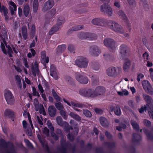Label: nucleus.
<instances>
[{"instance_id":"1","label":"nucleus","mask_w":153,"mask_h":153,"mask_svg":"<svg viewBox=\"0 0 153 153\" xmlns=\"http://www.w3.org/2000/svg\"><path fill=\"white\" fill-rule=\"evenodd\" d=\"M144 100L147 103V104L143 106L139 110L140 113H143L146 110L148 111L150 117L153 119V101L151 97L148 95L143 94V95Z\"/></svg>"},{"instance_id":"2","label":"nucleus","mask_w":153,"mask_h":153,"mask_svg":"<svg viewBox=\"0 0 153 153\" xmlns=\"http://www.w3.org/2000/svg\"><path fill=\"white\" fill-rule=\"evenodd\" d=\"M1 36L2 39L1 42V47L3 53L6 54L8 53L10 57H12V54L13 53L12 49L9 45H7L5 41V39L7 38V36L6 32L4 31L3 35H1Z\"/></svg>"},{"instance_id":"3","label":"nucleus","mask_w":153,"mask_h":153,"mask_svg":"<svg viewBox=\"0 0 153 153\" xmlns=\"http://www.w3.org/2000/svg\"><path fill=\"white\" fill-rule=\"evenodd\" d=\"M112 30L120 33H123L124 30L121 26L115 22L112 21H107L106 25Z\"/></svg>"},{"instance_id":"4","label":"nucleus","mask_w":153,"mask_h":153,"mask_svg":"<svg viewBox=\"0 0 153 153\" xmlns=\"http://www.w3.org/2000/svg\"><path fill=\"white\" fill-rule=\"evenodd\" d=\"M122 69L120 67H111L108 68L106 71L107 74L109 76L115 77L122 73Z\"/></svg>"},{"instance_id":"5","label":"nucleus","mask_w":153,"mask_h":153,"mask_svg":"<svg viewBox=\"0 0 153 153\" xmlns=\"http://www.w3.org/2000/svg\"><path fill=\"white\" fill-rule=\"evenodd\" d=\"M100 10L104 14L109 16H112L113 14V11L112 7L109 4H104L100 7Z\"/></svg>"},{"instance_id":"6","label":"nucleus","mask_w":153,"mask_h":153,"mask_svg":"<svg viewBox=\"0 0 153 153\" xmlns=\"http://www.w3.org/2000/svg\"><path fill=\"white\" fill-rule=\"evenodd\" d=\"M79 94L82 96L91 98L95 97L94 91L90 89L81 88L79 90Z\"/></svg>"},{"instance_id":"7","label":"nucleus","mask_w":153,"mask_h":153,"mask_svg":"<svg viewBox=\"0 0 153 153\" xmlns=\"http://www.w3.org/2000/svg\"><path fill=\"white\" fill-rule=\"evenodd\" d=\"M88 61L85 57H80L75 61V64L79 67L86 68L88 66Z\"/></svg>"},{"instance_id":"8","label":"nucleus","mask_w":153,"mask_h":153,"mask_svg":"<svg viewBox=\"0 0 153 153\" xmlns=\"http://www.w3.org/2000/svg\"><path fill=\"white\" fill-rule=\"evenodd\" d=\"M4 96L5 100L8 104H12L14 102V97L10 91L6 90L4 91Z\"/></svg>"},{"instance_id":"9","label":"nucleus","mask_w":153,"mask_h":153,"mask_svg":"<svg viewBox=\"0 0 153 153\" xmlns=\"http://www.w3.org/2000/svg\"><path fill=\"white\" fill-rule=\"evenodd\" d=\"M103 43L105 46L111 49L112 51H114L116 48L115 41L111 39L108 38L104 39Z\"/></svg>"},{"instance_id":"10","label":"nucleus","mask_w":153,"mask_h":153,"mask_svg":"<svg viewBox=\"0 0 153 153\" xmlns=\"http://www.w3.org/2000/svg\"><path fill=\"white\" fill-rule=\"evenodd\" d=\"M107 20L103 18H95L93 19L91 23L94 25L101 26H105L106 25Z\"/></svg>"},{"instance_id":"11","label":"nucleus","mask_w":153,"mask_h":153,"mask_svg":"<svg viewBox=\"0 0 153 153\" xmlns=\"http://www.w3.org/2000/svg\"><path fill=\"white\" fill-rule=\"evenodd\" d=\"M142 84L143 89L146 92L150 94L152 93V88L151 84L148 80H143L142 82Z\"/></svg>"},{"instance_id":"12","label":"nucleus","mask_w":153,"mask_h":153,"mask_svg":"<svg viewBox=\"0 0 153 153\" xmlns=\"http://www.w3.org/2000/svg\"><path fill=\"white\" fill-rule=\"evenodd\" d=\"M54 2L53 0H48L46 2L42 7V11L45 12L51 9L54 5Z\"/></svg>"},{"instance_id":"13","label":"nucleus","mask_w":153,"mask_h":153,"mask_svg":"<svg viewBox=\"0 0 153 153\" xmlns=\"http://www.w3.org/2000/svg\"><path fill=\"white\" fill-rule=\"evenodd\" d=\"M64 101L67 103V104L70 106L74 107V110L79 112L81 111V110L80 109L75 108V107L81 108L83 107L84 105L82 104L78 103L73 101H71V103L69 102L66 100L63 99Z\"/></svg>"},{"instance_id":"14","label":"nucleus","mask_w":153,"mask_h":153,"mask_svg":"<svg viewBox=\"0 0 153 153\" xmlns=\"http://www.w3.org/2000/svg\"><path fill=\"white\" fill-rule=\"evenodd\" d=\"M75 76L76 79L79 82L84 84L88 83V80L87 77L83 76L79 73H76Z\"/></svg>"},{"instance_id":"15","label":"nucleus","mask_w":153,"mask_h":153,"mask_svg":"<svg viewBox=\"0 0 153 153\" xmlns=\"http://www.w3.org/2000/svg\"><path fill=\"white\" fill-rule=\"evenodd\" d=\"M89 51L91 55L95 56H98L101 52L100 49L96 46L91 47L89 49Z\"/></svg>"},{"instance_id":"16","label":"nucleus","mask_w":153,"mask_h":153,"mask_svg":"<svg viewBox=\"0 0 153 153\" xmlns=\"http://www.w3.org/2000/svg\"><path fill=\"white\" fill-rule=\"evenodd\" d=\"M105 92V89L103 87L98 86L94 91L95 97L98 96L103 95Z\"/></svg>"},{"instance_id":"17","label":"nucleus","mask_w":153,"mask_h":153,"mask_svg":"<svg viewBox=\"0 0 153 153\" xmlns=\"http://www.w3.org/2000/svg\"><path fill=\"white\" fill-rule=\"evenodd\" d=\"M128 52V48L125 45H122L120 47V55L121 58L126 56Z\"/></svg>"},{"instance_id":"18","label":"nucleus","mask_w":153,"mask_h":153,"mask_svg":"<svg viewBox=\"0 0 153 153\" xmlns=\"http://www.w3.org/2000/svg\"><path fill=\"white\" fill-rule=\"evenodd\" d=\"M50 75L55 79H58V76L57 71L56 68L53 65H52L51 66Z\"/></svg>"},{"instance_id":"19","label":"nucleus","mask_w":153,"mask_h":153,"mask_svg":"<svg viewBox=\"0 0 153 153\" xmlns=\"http://www.w3.org/2000/svg\"><path fill=\"white\" fill-rule=\"evenodd\" d=\"M22 34L24 39L25 40L27 38V30L26 27L24 26L19 30V36L20 38L22 37Z\"/></svg>"},{"instance_id":"20","label":"nucleus","mask_w":153,"mask_h":153,"mask_svg":"<svg viewBox=\"0 0 153 153\" xmlns=\"http://www.w3.org/2000/svg\"><path fill=\"white\" fill-rule=\"evenodd\" d=\"M8 4L11 14L12 15H13L14 14L16 10V5L13 2L10 1L8 2Z\"/></svg>"},{"instance_id":"21","label":"nucleus","mask_w":153,"mask_h":153,"mask_svg":"<svg viewBox=\"0 0 153 153\" xmlns=\"http://www.w3.org/2000/svg\"><path fill=\"white\" fill-rule=\"evenodd\" d=\"M56 121L57 124L61 126H63L64 125L66 127L68 126V123L65 121H63L61 117L58 116L56 117Z\"/></svg>"},{"instance_id":"22","label":"nucleus","mask_w":153,"mask_h":153,"mask_svg":"<svg viewBox=\"0 0 153 153\" xmlns=\"http://www.w3.org/2000/svg\"><path fill=\"white\" fill-rule=\"evenodd\" d=\"M118 17L122 20L126 21L127 19V17L124 12L122 10H119L117 13Z\"/></svg>"},{"instance_id":"23","label":"nucleus","mask_w":153,"mask_h":153,"mask_svg":"<svg viewBox=\"0 0 153 153\" xmlns=\"http://www.w3.org/2000/svg\"><path fill=\"white\" fill-rule=\"evenodd\" d=\"M56 109L53 106H50L48 108L49 115L51 117H54L56 113Z\"/></svg>"},{"instance_id":"24","label":"nucleus","mask_w":153,"mask_h":153,"mask_svg":"<svg viewBox=\"0 0 153 153\" xmlns=\"http://www.w3.org/2000/svg\"><path fill=\"white\" fill-rule=\"evenodd\" d=\"M60 27V26L56 24L50 30L48 33L49 34L51 35H53L55 32L58 31Z\"/></svg>"},{"instance_id":"25","label":"nucleus","mask_w":153,"mask_h":153,"mask_svg":"<svg viewBox=\"0 0 153 153\" xmlns=\"http://www.w3.org/2000/svg\"><path fill=\"white\" fill-rule=\"evenodd\" d=\"M85 36V39H87L91 40H95L97 38L96 36L94 34L88 32H86Z\"/></svg>"},{"instance_id":"26","label":"nucleus","mask_w":153,"mask_h":153,"mask_svg":"<svg viewBox=\"0 0 153 153\" xmlns=\"http://www.w3.org/2000/svg\"><path fill=\"white\" fill-rule=\"evenodd\" d=\"M100 124L102 126H106L109 124L108 120L104 117H101L100 118Z\"/></svg>"},{"instance_id":"27","label":"nucleus","mask_w":153,"mask_h":153,"mask_svg":"<svg viewBox=\"0 0 153 153\" xmlns=\"http://www.w3.org/2000/svg\"><path fill=\"white\" fill-rule=\"evenodd\" d=\"M32 72L34 76H36V74H38V64L36 62H35L34 63V67H33L32 68Z\"/></svg>"},{"instance_id":"28","label":"nucleus","mask_w":153,"mask_h":153,"mask_svg":"<svg viewBox=\"0 0 153 153\" xmlns=\"http://www.w3.org/2000/svg\"><path fill=\"white\" fill-rule=\"evenodd\" d=\"M38 7V0H34L33 4V10L34 12L36 13L37 12Z\"/></svg>"},{"instance_id":"29","label":"nucleus","mask_w":153,"mask_h":153,"mask_svg":"<svg viewBox=\"0 0 153 153\" xmlns=\"http://www.w3.org/2000/svg\"><path fill=\"white\" fill-rule=\"evenodd\" d=\"M65 21L64 17L63 16H59L58 17L56 24L61 26L64 23Z\"/></svg>"},{"instance_id":"30","label":"nucleus","mask_w":153,"mask_h":153,"mask_svg":"<svg viewBox=\"0 0 153 153\" xmlns=\"http://www.w3.org/2000/svg\"><path fill=\"white\" fill-rule=\"evenodd\" d=\"M131 65V62L129 60L126 61L123 64V69L125 72L128 71Z\"/></svg>"},{"instance_id":"31","label":"nucleus","mask_w":153,"mask_h":153,"mask_svg":"<svg viewBox=\"0 0 153 153\" xmlns=\"http://www.w3.org/2000/svg\"><path fill=\"white\" fill-rule=\"evenodd\" d=\"M117 94L120 96H127L129 94L128 91L126 89H122L121 91H117Z\"/></svg>"},{"instance_id":"32","label":"nucleus","mask_w":153,"mask_h":153,"mask_svg":"<svg viewBox=\"0 0 153 153\" xmlns=\"http://www.w3.org/2000/svg\"><path fill=\"white\" fill-rule=\"evenodd\" d=\"M90 65L93 69L95 71L98 70L100 67V65L97 63H92Z\"/></svg>"},{"instance_id":"33","label":"nucleus","mask_w":153,"mask_h":153,"mask_svg":"<svg viewBox=\"0 0 153 153\" xmlns=\"http://www.w3.org/2000/svg\"><path fill=\"white\" fill-rule=\"evenodd\" d=\"M30 7L29 5L26 4L24 6L23 9V12L25 16H27L29 13Z\"/></svg>"},{"instance_id":"34","label":"nucleus","mask_w":153,"mask_h":153,"mask_svg":"<svg viewBox=\"0 0 153 153\" xmlns=\"http://www.w3.org/2000/svg\"><path fill=\"white\" fill-rule=\"evenodd\" d=\"M4 115L6 116L11 117L13 115V112L10 109H7L4 111Z\"/></svg>"},{"instance_id":"35","label":"nucleus","mask_w":153,"mask_h":153,"mask_svg":"<svg viewBox=\"0 0 153 153\" xmlns=\"http://www.w3.org/2000/svg\"><path fill=\"white\" fill-rule=\"evenodd\" d=\"M55 105L57 108L59 110L63 109L64 108L63 105L60 102H58L55 103Z\"/></svg>"},{"instance_id":"36","label":"nucleus","mask_w":153,"mask_h":153,"mask_svg":"<svg viewBox=\"0 0 153 153\" xmlns=\"http://www.w3.org/2000/svg\"><path fill=\"white\" fill-rule=\"evenodd\" d=\"M143 131L146 134L147 136L149 138L151 139H152L153 138V136L152 134L149 133L147 130L144 129H143Z\"/></svg>"},{"instance_id":"37","label":"nucleus","mask_w":153,"mask_h":153,"mask_svg":"<svg viewBox=\"0 0 153 153\" xmlns=\"http://www.w3.org/2000/svg\"><path fill=\"white\" fill-rule=\"evenodd\" d=\"M131 123L133 128L136 130H138L139 129V126L134 121L132 120Z\"/></svg>"},{"instance_id":"38","label":"nucleus","mask_w":153,"mask_h":153,"mask_svg":"<svg viewBox=\"0 0 153 153\" xmlns=\"http://www.w3.org/2000/svg\"><path fill=\"white\" fill-rule=\"evenodd\" d=\"M83 27V26L82 25H78L75 26H74L71 28V30L75 31L80 30Z\"/></svg>"},{"instance_id":"39","label":"nucleus","mask_w":153,"mask_h":153,"mask_svg":"<svg viewBox=\"0 0 153 153\" xmlns=\"http://www.w3.org/2000/svg\"><path fill=\"white\" fill-rule=\"evenodd\" d=\"M60 113L64 119L66 120L67 119L68 116L64 110L63 109L60 110Z\"/></svg>"},{"instance_id":"40","label":"nucleus","mask_w":153,"mask_h":153,"mask_svg":"<svg viewBox=\"0 0 153 153\" xmlns=\"http://www.w3.org/2000/svg\"><path fill=\"white\" fill-rule=\"evenodd\" d=\"M78 37L81 39H85L86 38V32H81L78 33Z\"/></svg>"},{"instance_id":"41","label":"nucleus","mask_w":153,"mask_h":153,"mask_svg":"<svg viewBox=\"0 0 153 153\" xmlns=\"http://www.w3.org/2000/svg\"><path fill=\"white\" fill-rule=\"evenodd\" d=\"M133 140L134 141H136L140 139L141 137L140 135L138 134H134L133 135Z\"/></svg>"},{"instance_id":"42","label":"nucleus","mask_w":153,"mask_h":153,"mask_svg":"<svg viewBox=\"0 0 153 153\" xmlns=\"http://www.w3.org/2000/svg\"><path fill=\"white\" fill-rule=\"evenodd\" d=\"M114 112L115 114L117 115L120 114L121 111L120 108L119 107H116L114 109Z\"/></svg>"},{"instance_id":"43","label":"nucleus","mask_w":153,"mask_h":153,"mask_svg":"<svg viewBox=\"0 0 153 153\" xmlns=\"http://www.w3.org/2000/svg\"><path fill=\"white\" fill-rule=\"evenodd\" d=\"M38 138L40 142L43 145V146L44 147H45L46 149H48V145L46 144V142H45V141L44 140L42 141V140L41 138L39 137H38Z\"/></svg>"},{"instance_id":"44","label":"nucleus","mask_w":153,"mask_h":153,"mask_svg":"<svg viewBox=\"0 0 153 153\" xmlns=\"http://www.w3.org/2000/svg\"><path fill=\"white\" fill-rule=\"evenodd\" d=\"M84 114L87 117H90L91 116V114L89 111L87 110H83Z\"/></svg>"},{"instance_id":"45","label":"nucleus","mask_w":153,"mask_h":153,"mask_svg":"<svg viewBox=\"0 0 153 153\" xmlns=\"http://www.w3.org/2000/svg\"><path fill=\"white\" fill-rule=\"evenodd\" d=\"M32 90L33 94L34 95L38 97H40V95L39 93L36 91V89L34 87H33Z\"/></svg>"},{"instance_id":"46","label":"nucleus","mask_w":153,"mask_h":153,"mask_svg":"<svg viewBox=\"0 0 153 153\" xmlns=\"http://www.w3.org/2000/svg\"><path fill=\"white\" fill-rule=\"evenodd\" d=\"M47 124L48 128L52 131L54 130V128L52 126V123L50 121H48L47 122Z\"/></svg>"},{"instance_id":"47","label":"nucleus","mask_w":153,"mask_h":153,"mask_svg":"<svg viewBox=\"0 0 153 153\" xmlns=\"http://www.w3.org/2000/svg\"><path fill=\"white\" fill-rule=\"evenodd\" d=\"M39 112L41 114H42L44 115H45V112L44 110V109L43 105H40V107L39 109Z\"/></svg>"},{"instance_id":"48","label":"nucleus","mask_w":153,"mask_h":153,"mask_svg":"<svg viewBox=\"0 0 153 153\" xmlns=\"http://www.w3.org/2000/svg\"><path fill=\"white\" fill-rule=\"evenodd\" d=\"M68 49L70 52L74 53H75V52L74 51V48L73 45H69L68 46Z\"/></svg>"},{"instance_id":"49","label":"nucleus","mask_w":153,"mask_h":153,"mask_svg":"<svg viewBox=\"0 0 153 153\" xmlns=\"http://www.w3.org/2000/svg\"><path fill=\"white\" fill-rule=\"evenodd\" d=\"M128 3L131 6H134L135 5V0H127Z\"/></svg>"},{"instance_id":"50","label":"nucleus","mask_w":153,"mask_h":153,"mask_svg":"<svg viewBox=\"0 0 153 153\" xmlns=\"http://www.w3.org/2000/svg\"><path fill=\"white\" fill-rule=\"evenodd\" d=\"M24 142L26 143V144L30 148H33V146L32 144L30 143L29 141L27 139H25Z\"/></svg>"},{"instance_id":"51","label":"nucleus","mask_w":153,"mask_h":153,"mask_svg":"<svg viewBox=\"0 0 153 153\" xmlns=\"http://www.w3.org/2000/svg\"><path fill=\"white\" fill-rule=\"evenodd\" d=\"M43 133L45 134L46 136H48L49 135V131L46 128H45L43 129Z\"/></svg>"},{"instance_id":"52","label":"nucleus","mask_w":153,"mask_h":153,"mask_svg":"<svg viewBox=\"0 0 153 153\" xmlns=\"http://www.w3.org/2000/svg\"><path fill=\"white\" fill-rule=\"evenodd\" d=\"M114 5L116 7L119 8L120 7V2L118 1L115 0L114 2Z\"/></svg>"},{"instance_id":"53","label":"nucleus","mask_w":153,"mask_h":153,"mask_svg":"<svg viewBox=\"0 0 153 153\" xmlns=\"http://www.w3.org/2000/svg\"><path fill=\"white\" fill-rule=\"evenodd\" d=\"M144 77V75L141 73L138 74L137 76V80L138 82H140V79H143Z\"/></svg>"},{"instance_id":"54","label":"nucleus","mask_w":153,"mask_h":153,"mask_svg":"<svg viewBox=\"0 0 153 153\" xmlns=\"http://www.w3.org/2000/svg\"><path fill=\"white\" fill-rule=\"evenodd\" d=\"M126 128V126L125 124H122L120 125L119 127L117 126L116 127V129L118 130L119 131H120L121 130V128Z\"/></svg>"},{"instance_id":"55","label":"nucleus","mask_w":153,"mask_h":153,"mask_svg":"<svg viewBox=\"0 0 153 153\" xmlns=\"http://www.w3.org/2000/svg\"><path fill=\"white\" fill-rule=\"evenodd\" d=\"M143 122L144 124L147 126L149 127L150 125V122L147 120H144Z\"/></svg>"},{"instance_id":"56","label":"nucleus","mask_w":153,"mask_h":153,"mask_svg":"<svg viewBox=\"0 0 153 153\" xmlns=\"http://www.w3.org/2000/svg\"><path fill=\"white\" fill-rule=\"evenodd\" d=\"M34 103L35 104V106L36 107V111H37L38 110V108H37L38 107L39 102H38V100L37 99H35L34 100Z\"/></svg>"},{"instance_id":"57","label":"nucleus","mask_w":153,"mask_h":153,"mask_svg":"<svg viewBox=\"0 0 153 153\" xmlns=\"http://www.w3.org/2000/svg\"><path fill=\"white\" fill-rule=\"evenodd\" d=\"M37 118L38 123L40 124V127H41L43 125V123L42 121V119L41 118H40L38 116L37 117Z\"/></svg>"},{"instance_id":"58","label":"nucleus","mask_w":153,"mask_h":153,"mask_svg":"<svg viewBox=\"0 0 153 153\" xmlns=\"http://www.w3.org/2000/svg\"><path fill=\"white\" fill-rule=\"evenodd\" d=\"M95 111L96 113L98 114H101L102 113V111L99 108H95Z\"/></svg>"},{"instance_id":"59","label":"nucleus","mask_w":153,"mask_h":153,"mask_svg":"<svg viewBox=\"0 0 153 153\" xmlns=\"http://www.w3.org/2000/svg\"><path fill=\"white\" fill-rule=\"evenodd\" d=\"M128 105L131 107H133L134 106V102L131 100H130L128 101Z\"/></svg>"},{"instance_id":"60","label":"nucleus","mask_w":153,"mask_h":153,"mask_svg":"<svg viewBox=\"0 0 153 153\" xmlns=\"http://www.w3.org/2000/svg\"><path fill=\"white\" fill-rule=\"evenodd\" d=\"M149 56L148 53L147 52H145L143 54V56L144 59L147 60L148 59V57Z\"/></svg>"},{"instance_id":"61","label":"nucleus","mask_w":153,"mask_h":153,"mask_svg":"<svg viewBox=\"0 0 153 153\" xmlns=\"http://www.w3.org/2000/svg\"><path fill=\"white\" fill-rule=\"evenodd\" d=\"M68 139L71 141H72L74 140V136L70 134H68L67 135Z\"/></svg>"},{"instance_id":"62","label":"nucleus","mask_w":153,"mask_h":153,"mask_svg":"<svg viewBox=\"0 0 153 153\" xmlns=\"http://www.w3.org/2000/svg\"><path fill=\"white\" fill-rule=\"evenodd\" d=\"M51 15H53L55 14L56 13V10L55 9H52L49 12Z\"/></svg>"},{"instance_id":"63","label":"nucleus","mask_w":153,"mask_h":153,"mask_svg":"<svg viewBox=\"0 0 153 153\" xmlns=\"http://www.w3.org/2000/svg\"><path fill=\"white\" fill-rule=\"evenodd\" d=\"M38 87L39 89V90L40 91L41 93L42 94L43 93L44 91V90H43V88L42 87V85L40 84H39L38 85Z\"/></svg>"},{"instance_id":"64","label":"nucleus","mask_w":153,"mask_h":153,"mask_svg":"<svg viewBox=\"0 0 153 153\" xmlns=\"http://www.w3.org/2000/svg\"><path fill=\"white\" fill-rule=\"evenodd\" d=\"M128 88H129L131 90V91L132 92V94H134L136 92V90L134 87H128Z\"/></svg>"}]
</instances>
